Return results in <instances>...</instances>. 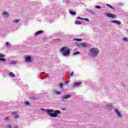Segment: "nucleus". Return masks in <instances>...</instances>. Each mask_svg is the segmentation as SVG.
I'll use <instances>...</instances> for the list:
<instances>
[{
	"label": "nucleus",
	"instance_id": "obj_18",
	"mask_svg": "<svg viewBox=\"0 0 128 128\" xmlns=\"http://www.w3.org/2000/svg\"><path fill=\"white\" fill-rule=\"evenodd\" d=\"M13 114L14 116V118H18V115L16 114V113L13 112Z\"/></svg>",
	"mask_w": 128,
	"mask_h": 128
},
{
	"label": "nucleus",
	"instance_id": "obj_12",
	"mask_svg": "<svg viewBox=\"0 0 128 128\" xmlns=\"http://www.w3.org/2000/svg\"><path fill=\"white\" fill-rule=\"evenodd\" d=\"M61 94H62V92L58 90H54V94L58 95Z\"/></svg>",
	"mask_w": 128,
	"mask_h": 128
},
{
	"label": "nucleus",
	"instance_id": "obj_19",
	"mask_svg": "<svg viewBox=\"0 0 128 128\" xmlns=\"http://www.w3.org/2000/svg\"><path fill=\"white\" fill-rule=\"evenodd\" d=\"M73 40H76L77 42H82V38H78V39L74 38Z\"/></svg>",
	"mask_w": 128,
	"mask_h": 128
},
{
	"label": "nucleus",
	"instance_id": "obj_14",
	"mask_svg": "<svg viewBox=\"0 0 128 128\" xmlns=\"http://www.w3.org/2000/svg\"><path fill=\"white\" fill-rule=\"evenodd\" d=\"M9 74L10 76H12V78H16V75H14V74L13 72H10Z\"/></svg>",
	"mask_w": 128,
	"mask_h": 128
},
{
	"label": "nucleus",
	"instance_id": "obj_4",
	"mask_svg": "<svg viewBox=\"0 0 128 128\" xmlns=\"http://www.w3.org/2000/svg\"><path fill=\"white\" fill-rule=\"evenodd\" d=\"M106 16H107V18H116V15L111 13H106Z\"/></svg>",
	"mask_w": 128,
	"mask_h": 128
},
{
	"label": "nucleus",
	"instance_id": "obj_3",
	"mask_svg": "<svg viewBox=\"0 0 128 128\" xmlns=\"http://www.w3.org/2000/svg\"><path fill=\"white\" fill-rule=\"evenodd\" d=\"M90 52H91L92 56H96L98 54V50L97 48H92L90 49Z\"/></svg>",
	"mask_w": 128,
	"mask_h": 128
},
{
	"label": "nucleus",
	"instance_id": "obj_29",
	"mask_svg": "<svg viewBox=\"0 0 128 128\" xmlns=\"http://www.w3.org/2000/svg\"><path fill=\"white\" fill-rule=\"evenodd\" d=\"M90 12L91 14H94V12L92 11H90Z\"/></svg>",
	"mask_w": 128,
	"mask_h": 128
},
{
	"label": "nucleus",
	"instance_id": "obj_16",
	"mask_svg": "<svg viewBox=\"0 0 128 128\" xmlns=\"http://www.w3.org/2000/svg\"><path fill=\"white\" fill-rule=\"evenodd\" d=\"M106 6H108V8H111L112 10H114V7H112V6L108 4H106Z\"/></svg>",
	"mask_w": 128,
	"mask_h": 128
},
{
	"label": "nucleus",
	"instance_id": "obj_38",
	"mask_svg": "<svg viewBox=\"0 0 128 128\" xmlns=\"http://www.w3.org/2000/svg\"><path fill=\"white\" fill-rule=\"evenodd\" d=\"M33 100H36V98H33Z\"/></svg>",
	"mask_w": 128,
	"mask_h": 128
},
{
	"label": "nucleus",
	"instance_id": "obj_5",
	"mask_svg": "<svg viewBox=\"0 0 128 128\" xmlns=\"http://www.w3.org/2000/svg\"><path fill=\"white\" fill-rule=\"evenodd\" d=\"M114 112H115L116 116H118V118H122V114H120V112L118 110L115 109Z\"/></svg>",
	"mask_w": 128,
	"mask_h": 128
},
{
	"label": "nucleus",
	"instance_id": "obj_11",
	"mask_svg": "<svg viewBox=\"0 0 128 128\" xmlns=\"http://www.w3.org/2000/svg\"><path fill=\"white\" fill-rule=\"evenodd\" d=\"M31 58L30 56H27L26 58V62H31Z\"/></svg>",
	"mask_w": 128,
	"mask_h": 128
},
{
	"label": "nucleus",
	"instance_id": "obj_9",
	"mask_svg": "<svg viewBox=\"0 0 128 128\" xmlns=\"http://www.w3.org/2000/svg\"><path fill=\"white\" fill-rule=\"evenodd\" d=\"M42 32H44V31L43 30H39V31H38L36 34H35V36H38V34H42Z\"/></svg>",
	"mask_w": 128,
	"mask_h": 128
},
{
	"label": "nucleus",
	"instance_id": "obj_28",
	"mask_svg": "<svg viewBox=\"0 0 128 128\" xmlns=\"http://www.w3.org/2000/svg\"><path fill=\"white\" fill-rule=\"evenodd\" d=\"M6 46H10V42H6Z\"/></svg>",
	"mask_w": 128,
	"mask_h": 128
},
{
	"label": "nucleus",
	"instance_id": "obj_7",
	"mask_svg": "<svg viewBox=\"0 0 128 128\" xmlns=\"http://www.w3.org/2000/svg\"><path fill=\"white\" fill-rule=\"evenodd\" d=\"M82 84V82H76L74 84V88L76 87V86H80V84Z\"/></svg>",
	"mask_w": 128,
	"mask_h": 128
},
{
	"label": "nucleus",
	"instance_id": "obj_17",
	"mask_svg": "<svg viewBox=\"0 0 128 128\" xmlns=\"http://www.w3.org/2000/svg\"><path fill=\"white\" fill-rule=\"evenodd\" d=\"M75 24H82V22L76 20L75 21Z\"/></svg>",
	"mask_w": 128,
	"mask_h": 128
},
{
	"label": "nucleus",
	"instance_id": "obj_23",
	"mask_svg": "<svg viewBox=\"0 0 128 128\" xmlns=\"http://www.w3.org/2000/svg\"><path fill=\"white\" fill-rule=\"evenodd\" d=\"M122 40H124V42H128V38H126V37H124Z\"/></svg>",
	"mask_w": 128,
	"mask_h": 128
},
{
	"label": "nucleus",
	"instance_id": "obj_6",
	"mask_svg": "<svg viewBox=\"0 0 128 128\" xmlns=\"http://www.w3.org/2000/svg\"><path fill=\"white\" fill-rule=\"evenodd\" d=\"M4 58V55L0 54V62H6V58Z\"/></svg>",
	"mask_w": 128,
	"mask_h": 128
},
{
	"label": "nucleus",
	"instance_id": "obj_8",
	"mask_svg": "<svg viewBox=\"0 0 128 128\" xmlns=\"http://www.w3.org/2000/svg\"><path fill=\"white\" fill-rule=\"evenodd\" d=\"M111 22H113L114 24H121L122 22L118 20H112L111 21Z\"/></svg>",
	"mask_w": 128,
	"mask_h": 128
},
{
	"label": "nucleus",
	"instance_id": "obj_32",
	"mask_svg": "<svg viewBox=\"0 0 128 128\" xmlns=\"http://www.w3.org/2000/svg\"><path fill=\"white\" fill-rule=\"evenodd\" d=\"M16 64V62L14 61L12 62V64Z\"/></svg>",
	"mask_w": 128,
	"mask_h": 128
},
{
	"label": "nucleus",
	"instance_id": "obj_30",
	"mask_svg": "<svg viewBox=\"0 0 128 128\" xmlns=\"http://www.w3.org/2000/svg\"><path fill=\"white\" fill-rule=\"evenodd\" d=\"M70 76H74V72H72L70 73Z\"/></svg>",
	"mask_w": 128,
	"mask_h": 128
},
{
	"label": "nucleus",
	"instance_id": "obj_1",
	"mask_svg": "<svg viewBox=\"0 0 128 128\" xmlns=\"http://www.w3.org/2000/svg\"><path fill=\"white\" fill-rule=\"evenodd\" d=\"M48 114H49L52 118H56L58 114H60L61 112L60 110H56L55 111H52L50 110H46Z\"/></svg>",
	"mask_w": 128,
	"mask_h": 128
},
{
	"label": "nucleus",
	"instance_id": "obj_27",
	"mask_svg": "<svg viewBox=\"0 0 128 128\" xmlns=\"http://www.w3.org/2000/svg\"><path fill=\"white\" fill-rule=\"evenodd\" d=\"M7 128H12V126L10 124H8L7 126Z\"/></svg>",
	"mask_w": 128,
	"mask_h": 128
},
{
	"label": "nucleus",
	"instance_id": "obj_10",
	"mask_svg": "<svg viewBox=\"0 0 128 128\" xmlns=\"http://www.w3.org/2000/svg\"><path fill=\"white\" fill-rule=\"evenodd\" d=\"M80 46L84 48H86V43H82L81 44H80Z\"/></svg>",
	"mask_w": 128,
	"mask_h": 128
},
{
	"label": "nucleus",
	"instance_id": "obj_39",
	"mask_svg": "<svg viewBox=\"0 0 128 128\" xmlns=\"http://www.w3.org/2000/svg\"><path fill=\"white\" fill-rule=\"evenodd\" d=\"M68 82H66V84H68Z\"/></svg>",
	"mask_w": 128,
	"mask_h": 128
},
{
	"label": "nucleus",
	"instance_id": "obj_34",
	"mask_svg": "<svg viewBox=\"0 0 128 128\" xmlns=\"http://www.w3.org/2000/svg\"><path fill=\"white\" fill-rule=\"evenodd\" d=\"M96 8H100V6H96Z\"/></svg>",
	"mask_w": 128,
	"mask_h": 128
},
{
	"label": "nucleus",
	"instance_id": "obj_33",
	"mask_svg": "<svg viewBox=\"0 0 128 128\" xmlns=\"http://www.w3.org/2000/svg\"><path fill=\"white\" fill-rule=\"evenodd\" d=\"M84 20H86V22H88V18H85Z\"/></svg>",
	"mask_w": 128,
	"mask_h": 128
},
{
	"label": "nucleus",
	"instance_id": "obj_21",
	"mask_svg": "<svg viewBox=\"0 0 128 128\" xmlns=\"http://www.w3.org/2000/svg\"><path fill=\"white\" fill-rule=\"evenodd\" d=\"M59 86L61 88H64V84L60 83Z\"/></svg>",
	"mask_w": 128,
	"mask_h": 128
},
{
	"label": "nucleus",
	"instance_id": "obj_31",
	"mask_svg": "<svg viewBox=\"0 0 128 128\" xmlns=\"http://www.w3.org/2000/svg\"><path fill=\"white\" fill-rule=\"evenodd\" d=\"M5 120H10V118L6 117Z\"/></svg>",
	"mask_w": 128,
	"mask_h": 128
},
{
	"label": "nucleus",
	"instance_id": "obj_37",
	"mask_svg": "<svg viewBox=\"0 0 128 128\" xmlns=\"http://www.w3.org/2000/svg\"><path fill=\"white\" fill-rule=\"evenodd\" d=\"M76 44H77V46H80V44H78V42L76 43Z\"/></svg>",
	"mask_w": 128,
	"mask_h": 128
},
{
	"label": "nucleus",
	"instance_id": "obj_22",
	"mask_svg": "<svg viewBox=\"0 0 128 128\" xmlns=\"http://www.w3.org/2000/svg\"><path fill=\"white\" fill-rule=\"evenodd\" d=\"M2 14H3V16H6V14H8V12H4Z\"/></svg>",
	"mask_w": 128,
	"mask_h": 128
},
{
	"label": "nucleus",
	"instance_id": "obj_25",
	"mask_svg": "<svg viewBox=\"0 0 128 128\" xmlns=\"http://www.w3.org/2000/svg\"><path fill=\"white\" fill-rule=\"evenodd\" d=\"M27 106H30V102H25Z\"/></svg>",
	"mask_w": 128,
	"mask_h": 128
},
{
	"label": "nucleus",
	"instance_id": "obj_24",
	"mask_svg": "<svg viewBox=\"0 0 128 128\" xmlns=\"http://www.w3.org/2000/svg\"><path fill=\"white\" fill-rule=\"evenodd\" d=\"M77 18H79L80 20H84V18H80V16H78Z\"/></svg>",
	"mask_w": 128,
	"mask_h": 128
},
{
	"label": "nucleus",
	"instance_id": "obj_13",
	"mask_svg": "<svg viewBox=\"0 0 128 128\" xmlns=\"http://www.w3.org/2000/svg\"><path fill=\"white\" fill-rule=\"evenodd\" d=\"M70 14H72V16H76V13L74 11H72L70 10Z\"/></svg>",
	"mask_w": 128,
	"mask_h": 128
},
{
	"label": "nucleus",
	"instance_id": "obj_35",
	"mask_svg": "<svg viewBox=\"0 0 128 128\" xmlns=\"http://www.w3.org/2000/svg\"><path fill=\"white\" fill-rule=\"evenodd\" d=\"M107 106H108V108H112V106L111 105H108Z\"/></svg>",
	"mask_w": 128,
	"mask_h": 128
},
{
	"label": "nucleus",
	"instance_id": "obj_26",
	"mask_svg": "<svg viewBox=\"0 0 128 128\" xmlns=\"http://www.w3.org/2000/svg\"><path fill=\"white\" fill-rule=\"evenodd\" d=\"M20 20H14V22H20Z\"/></svg>",
	"mask_w": 128,
	"mask_h": 128
},
{
	"label": "nucleus",
	"instance_id": "obj_2",
	"mask_svg": "<svg viewBox=\"0 0 128 128\" xmlns=\"http://www.w3.org/2000/svg\"><path fill=\"white\" fill-rule=\"evenodd\" d=\"M60 52L63 53L64 56H68L70 54V50L67 47H63L61 48Z\"/></svg>",
	"mask_w": 128,
	"mask_h": 128
},
{
	"label": "nucleus",
	"instance_id": "obj_36",
	"mask_svg": "<svg viewBox=\"0 0 128 128\" xmlns=\"http://www.w3.org/2000/svg\"><path fill=\"white\" fill-rule=\"evenodd\" d=\"M14 128H18V126H14Z\"/></svg>",
	"mask_w": 128,
	"mask_h": 128
},
{
	"label": "nucleus",
	"instance_id": "obj_20",
	"mask_svg": "<svg viewBox=\"0 0 128 128\" xmlns=\"http://www.w3.org/2000/svg\"><path fill=\"white\" fill-rule=\"evenodd\" d=\"M80 54V52L78 51V52H74L73 54H74V56H76V54Z\"/></svg>",
	"mask_w": 128,
	"mask_h": 128
},
{
	"label": "nucleus",
	"instance_id": "obj_15",
	"mask_svg": "<svg viewBox=\"0 0 128 128\" xmlns=\"http://www.w3.org/2000/svg\"><path fill=\"white\" fill-rule=\"evenodd\" d=\"M70 97V95H66L64 96V100H66Z\"/></svg>",
	"mask_w": 128,
	"mask_h": 128
}]
</instances>
